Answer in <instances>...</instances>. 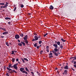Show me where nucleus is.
I'll use <instances>...</instances> for the list:
<instances>
[{
  "mask_svg": "<svg viewBox=\"0 0 76 76\" xmlns=\"http://www.w3.org/2000/svg\"><path fill=\"white\" fill-rule=\"evenodd\" d=\"M23 39L24 40V42H25L26 44H28V41L27 40L28 39V35H26L23 38Z\"/></svg>",
  "mask_w": 76,
  "mask_h": 76,
  "instance_id": "1",
  "label": "nucleus"
},
{
  "mask_svg": "<svg viewBox=\"0 0 76 76\" xmlns=\"http://www.w3.org/2000/svg\"><path fill=\"white\" fill-rule=\"evenodd\" d=\"M13 67L16 70H18V66H17V65L15 64L13 66Z\"/></svg>",
  "mask_w": 76,
  "mask_h": 76,
  "instance_id": "2",
  "label": "nucleus"
},
{
  "mask_svg": "<svg viewBox=\"0 0 76 76\" xmlns=\"http://www.w3.org/2000/svg\"><path fill=\"white\" fill-rule=\"evenodd\" d=\"M24 70H25V69L23 68H21L20 69V72H22V73H23V72H24Z\"/></svg>",
  "mask_w": 76,
  "mask_h": 76,
  "instance_id": "3",
  "label": "nucleus"
},
{
  "mask_svg": "<svg viewBox=\"0 0 76 76\" xmlns=\"http://www.w3.org/2000/svg\"><path fill=\"white\" fill-rule=\"evenodd\" d=\"M15 38L16 39H19L20 38V37L18 34H16L15 35Z\"/></svg>",
  "mask_w": 76,
  "mask_h": 76,
  "instance_id": "4",
  "label": "nucleus"
},
{
  "mask_svg": "<svg viewBox=\"0 0 76 76\" xmlns=\"http://www.w3.org/2000/svg\"><path fill=\"white\" fill-rule=\"evenodd\" d=\"M52 53L55 55L56 56H58V53H57L56 52H54V50L52 51Z\"/></svg>",
  "mask_w": 76,
  "mask_h": 76,
  "instance_id": "5",
  "label": "nucleus"
},
{
  "mask_svg": "<svg viewBox=\"0 0 76 76\" xmlns=\"http://www.w3.org/2000/svg\"><path fill=\"white\" fill-rule=\"evenodd\" d=\"M53 46H54V47H55V48H58V46H57L58 45L56 43L54 44L53 45Z\"/></svg>",
  "mask_w": 76,
  "mask_h": 76,
  "instance_id": "6",
  "label": "nucleus"
},
{
  "mask_svg": "<svg viewBox=\"0 0 76 76\" xmlns=\"http://www.w3.org/2000/svg\"><path fill=\"white\" fill-rule=\"evenodd\" d=\"M34 38L36 40V41H37L39 38V37H37V36H34Z\"/></svg>",
  "mask_w": 76,
  "mask_h": 76,
  "instance_id": "7",
  "label": "nucleus"
},
{
  "mask_svg": "<svg viewBox=\"0 0 76 76\" xmlns=\"http://www.w3.org/2000/svg\"><path fill=\"white\" fill-rule=\"evenodd\" d=\"M50 9V10H53L54 9V7L53 6V5H50L49 7Z\"/></svg>",
  "mask_w": 76,
  "mask_h": 76,
  "instance_id": "8",
  "label": "nucleus"
},
{
  "mask_svg": "<svg viewBox=\"0 0 76 76\" xmlns=\"http://www.w3.org/2000/svg\"><path fill=\"white\" fill-rule=\"evenodd\" d=\"M64 69L67 70V69H69V67H68V66H67V65H66V66H64Z\"/></svg>",
  "mask_w": 76,
  "mask_h": 76,
  "instance_id": "9",
  "label": "nucleus"
},
{
  "mask_svg": "<svg viewBox=\"0 0 76 76\" xmlns=\"http://www.w3.org/2000/svg\"><path fill=\"white\" fill-rule=\"evenodd\" d=\"M9 3L8 2H6V4H5L4 5V6L5 7V8L7 7V6H8V4H9Z\"/></svg>",
  "mask_w": 76,
  "mask_h": 76,
  "instance_id": "10",
  "label": "nucleus"
},
{
  "mask_svg": "<svg viewBox=\"0 0 76 76\" xmlns=\"http://www.w3.org/2000/svg\"><path fill=\"white\" fill-rule=\"evenodd\" d=\"M54 52H57L58 51V49L57 48H55L54 49Z\"/></svg>",
  "mask_w": 76,
  "mask_h": 76,
  "instance_id": "11",
  "label": "nucleus"
},
{
  "mask_svg": "<svg viewBox=\"0 0 76 76\" xmlns=\"http://www.w3.org/2000/svg\"><path fill=\"white\" fill-rule=\"evenodd\" d=\"M59 46L61 48H63V44H61Z\"/></svg>",
  "mask_w": 76,
  "mask_h": 76,
  "instance_id": "12",
  "label": "nucleus"
},
{
  "mask_svg": "<svg viewBox=\"0 0 76 76\" xmlns=\"http://www.w3.org/2000/svg\"><path fill=\"white\" fill-rule=\"evenodd\" d=\"M21 43H22L23 45V46H25V43L24 42L21 41Z\"/></svg>",
  "mask_w": 76,
  "mask_h": 76,
  "instance_id": "13",
  "label": "nucleus"
},
{
  "mask_svg": "<svg viewBox=\"0 0 76 76\" xmlns=\"http://www.w3.org/2000/svg\"><path fill=\"white\" fill-rule=\"evenodd\" d=\"M5 19H6V20H7L8 19H9V20H10L11 19V18L9 17H6L5 18Z\"/></svg>",
  "mask_w": 76,
  "mask_h": 76,
  "instance_id": "14",
  "label": "nucleus"
},
{
  "mask_svg": "<svg viewBox=\"0 0 76 76\" xmlns=\"http://www.w3.org/2000/svg\"><path fill=\"white\" fill-rule=\"evenodd\" d=\"M18 45H19V46H20V47H22V44L19 43L18 44Z\"/></svg>",
  "mask_w": 76,
  "mask_h": 76,
  "instance_id": "15",
  "label": "nucleus"
},
{
  "mask_svg": "<svg viewBox=\"0 0 76 76\" xmlns=\"http://www.w3.org/2000/svg\"><path fill=\"white\" fill-rule=\"evenodd\" d=\"M68 72L67 70H65L64 71V72L65 73V75H67V73Z\"/></svg>",
  "mask_w": 76,
  "mask_h": 76,
  "instance_id": "16",
  "label": "nucleus"
},
{
  "mask_svg": "<svg viewBox=\"0 0 76 76\" xmlns=\"http://www.w3.org/2000/svg\"><path fill=\"white\" fill-rule=\"evenodd\" d=\"M8 34V32L7 31L3 33L2 34H3V35H4V34Z\"/></svg>",
  "mask_w": 76,
  "mask_h": 76,
  "instance_id": "17",
  "label": "nucleus"
},
{
  "mask_svg": "<svg viewBox=\"0 0 76 76\" xmlns=\"http://www.w3.org/2000/svg\"><path fill=\"white\" fill-rule=\"evenodd\" d=\"M19 35L21 37H23V34H19Z\"/></svg>",
  "mask_w": 76,
  "mask_h": 76,
  "instance_id": "18",
  "label": "nucleus"
},
{
  "mask_svg": "<svg viewBox=\"0 0 76 76\" xmlns=\"http://www.w3.org/2000/svg\"><path fill=\"white\" fill-rule=\"evenodd\" d=\"M26 73V74H28V72H27L26 71L24 70V71H23V73Z\"/></svg>",
  "mask_w": 76,
  "mask_h": 76,
  "instance_id": "19",
  "label": "nucleus"
},
{
  "mask_svg": "<svg viewBox=\"0 0 76 76\" xmlns=\"http://www.w3.org/2000/svg\"><path fill=\"white\" fill-rule=\"evenodd\" d=\"M61 41H62L63 42H66V40H64V39H63V38H61Z\"/></svg>",
  "mask_w": 76,
  "mask_h": 76,
  "instance_id": "20",
  "label": "nucleus"
},
{
  "mask_svg": "<svg viewBox=\"0 0 76 76\" xmlns=\"http://www.w3.org/2000/svg\"><path fill=\"white\" fill-rule=\"evenodd\" d=\"M15 58H13L12 59V62H13V63H14V62H15Z\"/></svg>",
  "mask_w": 76,
  "mask_h": 76,
  "instance_id": "21",
  "label": "nucleus"
},
{
  "mask_svg": "<svg viewBox=\"0 0 76 76\" xmlns=\"http://www.w3.org/2000/svg\"><path fill=\"white\" fill-rule=\"evenodd\" d=\"M57 44L58 45H60V42L59 41H58L57 42Z\"/></svg>",
  "mask_w": 76,
  "mask_h": 76,
  "instance_id": "22",
  "label": "nucleus"
},
{
  "mask_svg": "<svg viewBox=\"0 0 76 76\" xmlns=\"http://www.w3.org/2000/svg\"><path fill=\"white\" fill-rule=\"evenodd\" d=\"M34 46L35 47H37V43H35L34 45Z\"/></svg>",
  "mask_w": 76,
  "mask_h": 76,
  "instance_id": "23",
  "label": "nucleus"
},
{
  "mask_svg": "<svg viewBox=\"0 0 76 76\" xmlns=\"http://www.w3.org/2000/svg\"><path fill=\"white\" fill-rule=\"evenodd\" d=\"M1 29H2V30H3V31H6V28H2Z\"/></svg>",
  "mask_w": 76,
  "mask_h": 76,
  "instance_id": "24",
  "label": "nucleus"
},
{
  "mask_svg": "<svg viewBox=\"0 0 76 76\" xmlns=\"http://www.w3.org/2000/svg\"><path fill=\"white\" fill-rule=\"evenodd\" d=\"M26 70L27 71V72H29V71L28 70V68H27V67H26L25 68Z\"/></svg>",
  "mask_w": 76,
  "mask_h": 76,
  "instance_id": "25",
  "label": "nucleus"
},
{
  "mask_svg": "<svg viewBox=\"0 0 76 76\" xmlns=\"http://www.w3.org/2000/svg\"><path fill=\"white\" fill-rule=\"evenodd\" d=\"M5 43H6V45H7V46H9V43H8V42H6Z\"/></svg>",
  "mask_w": 76,
  "mask_h": 76,
  "instance_id": "26",
  "label": "nucleus"
},
{
  "mask_svg": "<svg viewBox=\"0 0 76 76\" xmlns=\"http://www.w3.org/2000/svg\"><path fill=\"white\" fill-rule=\"evenodd\" d=\"M23 59L24 60H26L27 61H28V60L27 59V58H23Z\"/></svg>",
  "mask_w": 76,
  "mask_h": 76,
  "instance_id": "27",
  "label": "nucleus"
},
{
  "mask_svg": "<svg viewBox=\"0 0 76 76\" xmlns=\"http://www.w3.org/2000/svg\"><path fill=\"white\" fill-rule=\"evenodd\" d=\"M12 54H14V53H15V50H12Z\"/></svg>",
  "mask_w": 76,
  "mask_h": 76,
  "instance_id": "28",
  "label": "nucleus"
},
{
  "mask_svg": "<svg viewBox=\"0 0 76 76\" xmlns=\"http://www.w3.org/2000/svg\"><path fill=\"white\" fill-rule=\"evenodd\" d=\"M37 73L38 75L39 76H40V73H39V72H37Z\"/></svg>",
  "mask_w": 76,
  "mask_h": 76,
  "instance_id": "29",
  "label": "nucleus"
},
{
  "mask_svg": "<svg viewBox=\"0 0 76 76\" xmlns=\"http://www.w3.org/2000/svg\"><path fill=\"white\" fill-rule=\"evenodd\" d=\"M48 35V33H46L45 34H44L43 36L44 37H46V36L47 35Z\"/></svg>",
  "mask_w": 76,
  "mask_h": 76,
  "instance_id": "30",
  "label": "nucleus"
},
{
  "mask_svg": "<svg viewBox=\"0 0 76 76\" xmlns=\"http://www.w3.org/2000/svg\"><path fill=\"white\" fill-rule=\"evenodd\" d=\"M20 7H21V8H23V7H24V6L23 5H21L20 6Z\"/></svg>",
  "mask_w": 76,
  "mask_h": 76,
  "instance_id": "31",
  "label": "nucleus"
},
{
  "mask_svg": "<svg viewBox=\"0 0 76 76\" xmlns=\"http://www.w3.org/2000/svg\"><path fill=\"white\" fill-rule=\"evenodd\" d=\"M12 71L13 72H14L15 73H17V72H16L15 70H12Z\"/></svg>",
  "mask_w": 76,
  "mask_h": 76,
  "instance_id": "32",
  "label": "nucleus"
},
{
  "mask_svg": "<svg viewBox=\"0 0 76 76\" xmlns=\"http://www.w3.org/2000/svg\"><path fill=\"white\" fill-rule=\"evenodd\" d=\"M12 64H10L8 66L9 68H10L11 67V66H12Z\"/></svg>",
  "mask_w": 76,
  "mask_h": 76,
  "instance_id": "33",
  "label": "nucleus"
},
{
  "mask_svg": "<svg viewBox=\"0 0 76 76\" xmlns=\"http://www.w3.org/2000/svg\"><path fill=\"white\" fill-rule=\"evenodd\" d=\"M49 57L50 58H53V55H51V56H49Z\"/></svg>",
  "mask_w": 76,
  "mask_h": 76,
  "instance_id": "34",
  "label": "nucleus"
},
{
  "mask_svg": "<svg viewBox=\"0 0 76 76\" xmlns=\"http://www.w3.org/2000/svg\"><path fill=\"white\" fill-rule=\"evenodd\" d=\"M0 5H4V3H0Z\"/></svg>",
  "mask_w": 76,
  "mask_h": 76,
  "instance_id": "35",
  "label": "nucleus"
},
{
  "mask_svg": "<svg viewBox=\"0 0 76 76\" xmlns=\"http://www.w3.org/2000/svg\"><path fill=\"white\" fill-rule=\"evenodd\" d=\"M39 44H41L42 43V41H39Z\"/></svg>",
  "mask_w": 76,
  "mask_h": 76,
  "instance_id": "36",
  "label": "nucleus"
},
{
  "mask_svg": "<svg viewBox=\"0 0 76 76\" xmlns=\"http://www.w3.org/2000/svg\"><path fill=\"white\" fill-rule=\"evenodd\" d=\"M42 52H43V50H41L40 51V54H42Z\"/></svg>",
  "mask_w": 76,
  "mask_h": 76,
  "instance_id": "37",
  "label": "nucleus"
},
{
  "mask_svg": "<svg viewBox=\"0 0 76 76\" xmlns=\"http://www.w3.org/2000/svg\"><path fill=\"white\" fill-rule=\"evenodd\" d=\"M8 72L9 73H11V74H12V73H13V71H10V72Z\"/></svg>",
  "mask_w": 76,
  "mask_h": 76,
  "instance_id": "38",
  "label": "nucleus"
},
{
  "mask_svg": "<svg viewBox=\"0 0 76 76\" xmlns=\"http://www.w3.org/2000/svg\"><path fill=\"white\" fill-rule=\"evenodd\" d=\"M21 60L23 62V63H25V61H24V59H23V58L21 59Z\"/></svg>",
  "mask_w": 76,
  "mask_h": 76,
  "instance_id": "39",
  "label": "nucleus"
},
{
  "mask_svg": "<svg viewBox=\"0 0 76 76\" xmlns=\"http://www.w3.org/2000/svg\"><path fill=\"white\" fill-rule=\"evenodd\" d=\"M6 76H10V75H9V73H7L6 74Z\"/></svg>",
  "mask_w": 76,
  "mask_h": 76,
  "instance_id": "40",
  "label": "nucleus"
},
{
  "mask_svg": "<svg viewBox=\"0 0 76 76\" xmlns=\"http://www.w3.org/2000/svg\"><path fill=\"white\" fill-rule=\"evenodd\" d=\"M53 55V53H50L49 55V56H51Z\"/></svg>",
  "mask_w": 76,
  "mask_h": 76,
  "instance_id": "41",
  "label": "nucleus"
},
{
  "mask_svg": "<svg viewBox=\"0 0 76 76\" xmlns=\"http://www.w3.org/2000/svg\"><path fill=\"white\" fill-rule=\"evenodd\" d=\"M8 70H9V72L10 71H12V70H13L11 69H8Z\"/></svg>",
  "mask_w": 76,
  "mask_h": 76,
  "instance_id": "42",
  "label": "nucleus"
},
{
  "mask_svg": "<svg viewBox=\"0 0 76 76\" xmlns=\"http://www.w3.org/2000/svg\"><path fill=\"white\" fill-rule=\"evenodd\" d=\"M46 49H48L49 48V47H48V46H46Z\"/></svg>",
  "mask_w": 76,
  "mask_h": 76,
  "instance_id": "43",
  "label": "nucleus"
},
{
  "mask_svg": "<svg viewBox=\"0 0 76 76\" xmlns=\"http://www.w3.org/2000/svg\"><path fill=\"white\" fill-rule=\"evenodd\" d=\"M16 10V7H15L14 10V11L15 12Z\"/></svg>",
  "mask_w": 76,
  "mask_h": 76,
  "instance_id": "44",
  "label": "nucleus"
},
{
  "mask_svg": "<svg viewBox=\"0 0 76 76\" xmlns=\"http://www.w3.org/2000/svg\"><path fill=\"white\" fill-rule=\"evenodd\" d=\"M36 41V40H35V39H33L32 40V41Z\"/></svg>",
  "mask_w": 76,
  "mask_h": 76,
  "instance_id": "45",
  "label": "nucleus"
},
{
  "mask_svg": "<svg viewBox=\"0 0 76 76\" xmlns=\"http://www.w3.org/2000/svg\"><path fill=\"white\" fill-rule=\"evenodd\" d=\"M46 51H47V52H48V53L49 52V49H48L46 50Z\"/></svg>",
  "mask_w": 76,
  "mask_h": 76,
  "instance_id": "46",
  "label": "nucleus"
},
{
  "mask_svg": "<svg viewBox=\"0 0 76 76\" xmlns=\"http://www.w3.org/2000/svg\"><path fill=\"white\" fill-rule=\"evenodd\" d=\"M4 70H6V66H4Z\"/></svg>",
  "mask_w": 76,
  "mask_h": 76,
  "instance_id": "47",
  "label": "nucleus"
},
{
  "mask_svg": "<svg viewBox=\"0 0 76 76\" xmlns=\"http://www.w3.org/2000/svg\"><path fill=\"white\" fill-rule=\"evenodd\" d=\"M34 35H37V34L36 33H34Z\"/></svg>",
  "mask_w": 76,
  "mask_h": 76,
  "instance_id": "48",
  "label": "nucleus"
},
{
  "mask_svg": "<svg viewBox=\"0 0 76 76\" xmlns=\"http://www.w3.org/2000/svg\"><path fill=\"white\" fill-rule=\"evenodd\" d=\"M16 61H19V59L18 58H16Z\"/></svg>",
  "mask_w": 76,
  "mask_h": 76,
  "instance_id": "49",
  "label": "nucleus"
},
{
  "mask_svg": "<svg viewBox=\"0 0 76 76\" xmlns=\"http://www.w3.org/2000/svg\"><path fill=\"white\" fill-rule=\"evenodd\" d=\"M74 67H75V68H76V64L74 65Z\"/></svg>",
  "mask_w": 76,
  "mask_h": 76,
  "instance_id": "50",
  "label": "nucleus"
},
{
  "mask_svg": "<svg viewBox=\"0 0 76 76\" xmlns=\"http://www.w3.org/2000/svg\"><path fill=\"white\" fill-rule=\"evenodd\" d=\"M18 42H20V40H19V39H18Z\"/></svg>",
  "mask_w": 76,
  "mask_h": 76,
  "instance_id": "51",
  "label": "nucleus"
},
{
  "mask_svg": "<svg viewBox=\"0 0 76 76\" xmlns=\"http://www.w3.org/2000/svg\"><path fill=\"white\" fill-rule=\"evenodd\" d=\"M37 49H39V46H37Z\"/></svg>",
  "mask_w": 76,
  "mask_h": 76,
  "instance_id": "52",
  "label": "nucleus"
},
{
  "mask_svg": "<svg viewBox=\"0 0 76 76\" xmlns=\"http://www.w3.org/2000/svg\"><path fill=\"white\" fill-rule=\"evenodd\" d=\"M7 69L8 70H9V67H7Z\"/></svg>",
  "mask_w": 76,
  "mask_h": 76,
  "instance_id": "53",
  "label": "nucleus"
},
{
  "mask_svg": "<svg viewBox=\"0 0 76 76\" xmlns=\"http://www.w3.org/2000/svg\"><path fill=\"white\" fill-rule=\"evenodd\" d=\"M8 24H9V25H10V22H8Z\"/></svg>",
  "mask_w": 76,
  "mask_h": 76,
  "instance_id": "54",
  "label": "nucleus"
},
{
  "mask_svg": "<svg viewBox=\"0 0 76 76\" xmlns=\"http://www.w3.org/2000/svg\"><path fill=\"white\" fill-rule=\"evenodd\" d=\"M76 61H75L74 62V64H76Z\"/></svg>",
  "mask_w": 76,
  "mask_h": 76,
  "instance_id": "55",
  "label": "nucleus"
},
{
  "mask_svg": "<svg viewBox=\"0 0 76 76\" xmlns=\"http://www.w3.org/2000/svg\"><path fill=\"white\" fill-rule=\"evenodd\" d=\"M28 15H31V13H28Z\"/></svg>",
  "mask_w": 76,
  "mask_h": 76,
  "instance_id": "56",
  "label": "nucleus"
},
{
  "mask_svg": "<svg viewBox=\"0 0 76 76\" xmlns=\"http://www.w3.org/2000/svg\"><path fill=\"white\" fill-rule=\"evenodd\" d=\"M73 58H76V57H72Z\"/></svg>",
  "mask_w": 76,
  "mask_h": 76,
  "instance_id": "57",
  "label": "nucleus"
},
{
  "mask_svg": "<svg viewBox=\"0 0 76 76\" xmlns=\"http://www.w3.org/2000/svg\"><path fill=\"white\" fill-rule=\"evenodd\" d=\"M72 58H73V57H71L69 58V59H72Z\"/></svg>",
  "mask_w": 76,
  "mask_h": 76,
  "instance_id": "58",
  "label": "nucleus"
},
{
  "mask_svg": "<svg viewBox=\"0 0 76 76\" xmlns=\"http://www.w3.org/2000/svg\"><path fill=\"white\" fill-rule=\"evenodd\" d=\"M30 71H31V72H32V71H33V70H32V69H30Z\"/></svg>",
  "mask_w": 76,
  "mask_h": 76,
  "instance_id": "59",
  "label": "nucleus"
},
{
  "mask_svg": "<svg viewBox=\"0 0 76 76\" xmlns=\"http://www.w3.org/2000/svg\"><path fill=\"white\" fill-rule=\"evenodd\" d=\"M72 70L73 71H75V69H74L73 68H72Z\"/></svg>",
  "mask_w": 76,
  "mask_h": 76,
  "instance_id": "60",
  "label": "nucleus"
},
{
  "mask_svg": "<svg viewBox=\"0 0 76 76\" xmlns=\"http://www.w3.org/2000/svg\"><path fill=\"white\" fill-rule=\"evenodd\" d=\"M3 7V8H6V7H5L4 6H3V7Z\"/></svg>",
  "mask_w": 76,
  "mask_h": 76,
  "instance_id": "61",
  "label": "nucleus"
},
{
  "mask_svg": "<svg viewBox=\"0 0 76 76\" xmlns=\"http://www.w3.org/2000/svg\"><path fill=\"white\" fill-rule=\"evenodd\" d=\"M76 60V58H75L73 59V60Z\"/></svg>",
  "mask_w": 76,
  "mask_h": 76,
  "instance_id": "62",
  "label": "nucleus"
},
{
  "mask_svg": "<svg viewBox=\"0 0 76 76\" xmlns=\"http://www.w3.org/2000/svg\"><path fill=\"white\" fill-rule=\"evenodd\" d=\"M31 74H34V73L33 72H31Z\"/></svg>",
  "mask_w": 76,
  "mask_h": 76,
  "instance_id": "63",
  "label": "nucleus"
},
{
  "mask_svg": "<svg viewBox=\"0 0 76 76\" xmlns=\"http://www.w3.org/2000/svg\"><path fill=\"white\" fill-rule=\"evenodd\" d=\"M32 76H34V73L32 74Z\"/></svg>",
  "mask_w": 76,
  "mask_h": 76,
  "instance_id": "64",
  "label": "nucleus"
}]
</instances>
